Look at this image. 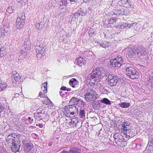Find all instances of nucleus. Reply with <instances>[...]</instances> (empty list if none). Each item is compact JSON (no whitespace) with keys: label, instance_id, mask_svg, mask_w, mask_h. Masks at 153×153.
<instances>
[{"label":"nucleus","instance_id":"nucleus-44","mask_svg":"<svg viewBox=\"0 0 153 153\" xmlns=\"http://www.w3.org/2000/svg\"><path fill=\"white\" fill-rule=\"evenodd\" d=\"M129 123H124L123 125L122 126L123 128V129L127 128V126H129Z\"/></svg>","mask_w":153,"mask_h":153},{"label":"nucleus","instance_id":"nucleus-37","mask_svg":"<svg viewBox=\"0 0 153 153\" xmlns=\"http://www.w3.org/2000/svg\"><path fill=\"white\" fill-rule=\"evenodd\" d=\"M18 18H20L22 20V21H24L25 22V13H22L21 14L20 17H19Z\"/></svg>","mask_w":153,"mask_h":153},{"label":"nucleus","instance_id":"nucleus-27","mask_svg":"<svg viewBox=\"0 0 153 153\" xmlns=\"http://www.w3.org/2000/svg\"><path fill=\"white\" fill-rule=\"evenodd\" d=\"M68 152V153H79V150L77 148H72Z\"/></svg>","mask_w":153,"mask_h":153},{"label":"nucleus","instance_id":"nucleus-28","mask_svg":"<svg viewBox=\"0 0 153 153\" xmlns=\"http://www.w3.org/2000/svg\"><path fill=\"white\" fill-rule=\"evenodd\" d=\"M32 146L33 145L32 144L28 143L25 145V150L28 152L31 150V149L33 148Z\"/></svg>","mask_w":153,"mask_h":153},{"label":"nucleus","instance_id":"nucleus-17","mask_svg":"<svg viewBox=\"0 0 153 153\" xmlns=\"http://www.w3.org/2000/svg\"><path fill=\"white\" fill-rule=\"evenodd\" d=\"M77 64L79 66L81 67L82 65L85 64V61L83 58L79 57L77 59Z\"/></svg>","mask_w":153,"mask_h":153},{"label":"nucleus","instance_id":"nucleus-32","mask_svg":"<svg viewBox=\"0 0 153 153\" xmlns=\"http://www.w3.org/2000/svg\"><path fill=\"white\" fill-rule=\"evenodd\" d=\"M121 13H122V15H127L130 14V13L129 12V11H128V9H127L124 10L123 9H121Z\"/></svg>","mask_w":153,"mask_h":153},{"label":"nucleus","instance_id":"nucleus-34","mask_svg":"<svg viewBox=\"0 0 153 153\" xmlns=\"http://www.w3.org/2000/svg\"><path fill=\"white\" fill-rule=\"evenodd\" d=\"M7 87V85L0 83V92L3 91Z\"/></svg>","mask_w":153,"mask_h":153},{"label":"nucleus","instance_id":"nucleus-45","mask_svg":"<svg viewBox=\"0 0 153 153\" xmlns=\"http://www.w3.org/2000/svg\"><path fill=\"white\" fill-rule=\"evenodd\" d=\"M4 108V105H3L0 104V113L3 111Z\"/></svg>","mask_w":153,"mask_h":153},{"label":"nucleus","instance_id":"nucleus-10","mask_svg":"<svg viewBox=\"0 0 153 153\" xmlns=\"http://www.w3.org/2000/svg\"><path fill=\"white\" fill-rule=\"evenodd\" d=\"M79 111L77 108L74 105H72L71 108L70 109L69 113L70 116H76L78 113Z\"/></svg>","mask_w":153,"mask_h":153},{"label":"nucleus","instance_id":"nucleus-62","mask_svg":"<svg viewBox=\"0 0 153 153\" xmlns=\"http://www.w3.org/2000/svg\"><path fill=\"white\" fill-rule=\"evenodd\" d=\"M103 90H104V92L105 93H106L107 92H108V91L106 90V89H105V88H103Z\"/></svg>","mask_w":153,"mask_h":153},{"label":"nucleus","instance_id":"nucleus-13","mask_svg":"<svg viewBox=\"0 0 153 153\" xmlns=\"http://www.w3.org/2000/svg\"><path fill=\"white\" fill-rule=\"evenodd\" d=\"M127 53L128 56L131 58L132 57L134 56H136V51L135 48L132 49H128L127 51Z\"/></svg>","mask_w":153,"mask_h":153},{"label":"nucleus","instance_id":"nucleus-52","mask_svg":"<svg viewBox=\"0 0 153 153\" xmlns=\"http://www.w3.org/2000/svg\"><path fill=\"white\" fill-rule=\"evenodd\" d=\"M122 24L123 25V26H124V27L125 28L128 26L129 25V24L127 23H123L122 22Z\"/></svg>","mask_w":153,"mask_h":153},{"label":"nucleus","instance_id":"nucleus-24","mask_svg":"<svg viewBox=\"0 0 153 153\" xmlns=\"http://www.w3.org/2000/svg\"><path fill=\"white\" fill-rule=\"evenodd\" d=\"M85 113L84 109L81 108L79 110V115L80 117L82 118H83L85 117Z\"/></svg>","mask_w":153,"mask_h":153},{"label":"nucleus","instance_id":"nucleus-38","mask_svg":"<svg viewBox=\"0 0 153 153\" xmlns=\"http://www.w3.org/2000/svg\"><path fill=\"white\" fill-rule=\"evenodd\" d=\"M37 57L38 58H40L44 55V52L41 51V52H37Z\"/></svg>","mask_w":153,"mask_h":153},{"label":"nucleus","instance_id":"nucleus-23","mask_svg":"<svg viewBox=\"0 0 153 153\" xmlns=\"http://www.w3.org/2000/svg\"><path fill=\"white\" fill-rule=\"evenodd\" d=\"M101 102L106 104V105H110L111 104V101L106 98H104L101 100Z\"/></svg>","mask_w":153,"mask_h":153},{"label":"nucleus","instance_id":"nucleus-61","mask_svg":"<svg viewBox=\"0 0 153 153\" xmlns=\"http://www.w3.org/2000/svg\"><path fill=\"white\" fill-rule=\"evenodd\" d=\"M39 126L40 128H42L43 127V125L41 124H39Z\"/></svg>","mask_w":153,"mask_h":153},{"label":"nucleus","instance_id":"nucleus-1","mask_svg":"<svg viewBox=\"0 0 153 153\" xmlns=\"http://www.w3.org/2000/svg\"><path fill=\"white\" fill-rule=\"evenodd\" d=\"M103 73V71H101V68H96L95 70L92 71L91 78L87 80V83L91 86H94L100 80Z\"/></svg>","mask_w":153,"mask_h":153},{"label":"nucleus","instance_id":"nucleus-49","mask_svg":"<svg viewBox=\"0 0 153 153\" xmlns=\"http://www.w3.org/2000/svg\"><path fill=\"white\" fill-rule=\"evenodd\" d=\"M11 137L14 138L15 139L16 137H17V134L15 133H12L11 134Z\"/></svg>","mask_w":153,"mask_h":153},{"label":"nucleus","instance_id":"nucleus-3","mask_svg":"<svg viewBox=\"0 0 153 153\" xmlns=\"http://www.w3.org/2000/svg\"><path fill=\"white\" fill-rule=\"evenodd\" d=\"M126 75L132 79H137L139 77V73L131 66L126 68Z\"/></svg>","mask_w":153,"mask_h":153},{"label":"nucleus","instance_id":"nucleus-55","mask_svg":"<svg viewBox=\"0 0 153 153\" xmlns=\"http://www.w3.org/2000/svg\"><path fill=\"white\" fill-rule=\"evenodd\" d=\"M59 93L60 95L62 97H65V94L62 91H60L59 92Z\"/></svg>","mask_w":153,"mask_h":153},{"label":"nucleus","instance_id":"nucleus-30","mask_svg":"<svg viewBox=\"0 0 153 153\" xmlns=\"http://www.w3.org/2000/svg\"><path fill=\"white\" fill-rule=\"evenodd\" d=\"M3 49L2 45L0 44V59L3 57L5 54V51H3Z\"/></svg>","mask_w":153,"mask_h":153},{"label":"nucleus","instance_id":"nucleus-15","mask_svg":"<svg viewBox=\"0 0 153 153\" xmlns=\"http://www.w3.org/2000/svg\"><path fill=\"white\" fill-rule=\"evenodd\" d=\"M109 42H98L97 46L102 47L103 48H106L109 46Z\"/></svg>","mask_w":153,"mask_h":153},{"label":"nucleus","instance_id":"nucleus-22","mask_svg":"<svg viewBox=\"0 0 153 153\" xmlns=\"http://www.w3.org/2000/svg\"><path fill=\"white\" fill-rule=\"evenodd\" d=\"M112 12L114 15L117 16H119L120 15H122L121 13V9L120 10H114Z\"/></svg>","mask_w":153,"mask_h":153},{"label":"nucleus","instance_id":"nucleus-41","mask_svg":"<svg viewBox=\"0 0 153 153\" xmlns=\"http://www.w3.org/2000/svg\"><path fill=\"white\" fill-rule=\"evenodd\" d=\"M130 1H128V2H127V3H126V4H124V6H123L124 7H126V9H127L128 8V7L130 6V5H131V4H130Z\"/></svg>","mask_w":153,"mask_h":153},{"label":"nucleus","instance_id":"nucleus-40","mask_svg":"<svg viewBox=\"0 0 153 153\" xmlns=\"http://www.w3.org/2000/svg\"><path fill=\"white\" fill-rule=\"evenodd\" d=\"M44 89H47V82L42 84V90L43 91Z\"/></svg>","mask_w":153,"mask_h":153},{"label":"nucleus","instance_id":"nucleus-39","mask_svg":"<svg viewBox=\"0 0 153 153\" xmlns=\"http://www.w3.org/2000/svg\"><path fill=\"white\" fill-rule=\"evenodd\" d=\"M116 25H115V27L119 29H123L124 28H125L124 27V26H123V25L122 24V22H121L120 23V25H117L116 26Z\"/></svg>","mask_w":153,"mask_h":153},{"label":"nucleus","instance_id":"nucleus-29","mask_svg":"<svg viewBox=\"0 0 153 153\" xmlns=\"http://www.w3.org/2000/svg\"><path fill=\"white\" fill-rule=\"evenodd\" d=\"M130 106V104L128 102H124L120 104V106L124 108H126L129 107Z\"/></svg>","mask_w":153,"mask_h":153},{"label":"nucleus","instance_id":"nucleus-33","mask_svg":"<svg viewBox=\"0 0 153 153\" xmlns=\"http://www.w3.org/2000/svg\"><path fill=\"white\" fill-rule=\"evenodd\" d=\"M72 105H67L64 108V109L65 112H67V113H69L70 111V109L71 108Z\"/></svg>","mask_w":153,"mask_h":153},{"label":"nucleus","instance_id":"nucleus-6","mask_svg":"<svg viewBox=\"0 0 153 153\" xmlns=\"http://www.w3.org/2000/svg\"><path fill=\"white\" fill-rule=\"evenodd\" d=\"M136 51V56L137 55L138 56H145L146 54V49L142 46H139L135 47Z\"/></svg>","mask_w":153,"mask_h":153},{"label":"nucleus","instance_id":"nucleus-5","mask_svg":"<svg viewBox=\"0 0 153 153\" xmlns=\"http://www.w3.org/2000/svg\"><path fill=\"white\" fill-rule=\"evenodd\" d=\"M123 59L121 56H117L115 59H111L110 61L111 65L113 67H120L123 62Z\"/></svg>","mask_w":153,"mask_h":153},{"label":"nucleus","instance_id":"nucleus-36","mask_svg":"<svg viewBox=\"0 0 153 153\" xmlns=\"http://www.w3.org/2000/svg\"><path fill=\"white\" fill-rule=\"evenodd\" d=\"M127 9L129 13H131V12H134V8L133 6L131 5H130V6L128 7V8Z\"/></svg>","mask_w":153,"mask_h":153},{"label":"nucleus","instance_id":"nucleus-21","mask_svg":"<svg viewBox=\"0 0 153 153\" xmlns=\"http://www.w3.org/2000/svg\"><path fill=\"white\" fill-rule=\"evenodd\" d=\"M36 53L41 52V51L44 52L45 49L42 47V45H40L39 46H36Z\"/></svg>","mask_w":153,"mask_h":153},{"label":"nucleus","instance_id":"nucleus-14","mask_svg":"<svg viewBox=\"0 0 153 153\" xmlns=\"http://www.w3.org/2000/svg\"><path fill=\"white\" fill-rule=\"evenodd\" d=\"M69 83L71 86L73 88H75L77 85L78 82L76 79L72 78L70 80Z\"/></svg>","mask_w":153,"mask_h":153},{"label":"nucleus","instance_id":"nucleus-25","mask_svg":"<svg viewBox=\"0 0 153 153\" xmlns=\"http://www.w3.org/2000/svg\"><path fill=\"white\" fill-rule=\"evenodd\" d=\"M117 20H118L116 18L110 19L108 20V24L111 25H114L116 23Z\"/></svg>","mask_w":153,"mask_h":153},{"label":"nucleus","instance_id":"nucleus-42","mask_svg":"<svg viewBox=\"0 0 153 153\" xmlns=\"http://www.w3.org/2000/svg\"><path fill=\"white\" fill-rule=\"evenodd\" d=\"M125 130H126V132L127 133V134H126V137H130L129 136L130 135V131L131 130L129 129V128H125Z\"/></svg>","mask_w":153,"mask_h":153},{"label":"nucleus","instance_id":"nucleus-56","mask_svg":"<svg viewBox=\"0 0 153 153\" xmlns=\"http://www.w3.org/2000/svg\"><path fill=\"white\" fill-rule=\"evenodd\" d=\"M67 88L65 86H63L60 89L62 91H65L66 90Z\"/></svg>","mask_w":153,"mask_h":153},{"label":"nucleus","instance_id":"nucleus-2","mask_svg":"<svg viewBox=\"0 0 153 153\" xmlns=\"http://www.w3.org/2000/svg\"><path fill=\"white\" fill-rule=\"evenodd\" d=\"M107 79L108 82V84L111 86H115L117 82L118 83H122L124 85V81L122 78L119 77L118 76L114 74H109Z\"/></svg>","mask_w":153,"mask_h":153},{"label":"nucleus","instance_id":"nucleus-31","mask_svg":"<svg viewBox=\"0 0 153 153\" xmlns=\"http://www.w3.org/2000/svg\"><path fill=\"white\" fill-rule=\"evenodd\" d=\"M7 33V31L6 30L4 29H3L2 30H1L0 31V37H4L5 35Z\"/></svg>","mask_w":153,"mask_h":153},{"label":"nucleus","instance_id":"nucleus-20","mask_svg":"<svg viewBox=\"0 0 153 153\" xmlns=\"http://www.w3.org/2000/svg\"><path fill=\"white\" fill-rule=\"evenodd\" d=\"M77 120L76 118H72L70 123V125H72V127H76V123H78Z\"/></svg>","mask_w":153,"mask_h":153},{"label":"nucleus","instance_id":"nucleus-35","mask_svg":"<svg viewBox=\"0 0 153 153\" xmlns=\"http://www.w3.org/2000/svg\"><path fill=\"white\" fill-rule=\"evenodd\" d=\"M29 50V49H28L27 48L25 47L22 49L20 51V53L22 54L27 53V51Z\"/></svg>","mask_w":153,"mask_h":153},{"label":"nucleus","instance_id":"nucleus-58","mask_svg":"<svg viewBox=\"0 0 153 153\" xmlns=\"http://www.w3.org/2000/svg\"><path fill=\"white\" fill-rule=\"evenodd\" d=\"M22 142L23 144H27L26 142V140L25 139H23L22 140Z\"/></svg>","mask_w":153,"mask_h":153},{"label":"nucleus","instance_id":"nucleus-60","mask_svg":"<svg viewBox=\"0 0 153 153\" xmlns=\"http://www.w3.org/2000/svg\"><path fill=\"white\" fill-rule=\"evenodd\" d=\"M124 129V131H123V134H125V135H126V134H127V133L126 132V130H125V129Z\"/></svg>","mask_w":153,"mask_h":153},{"label":"nucleus","instance_id":"nucleus-51","mask_svg":"<svg viewBox=\"0 0 153 153\" xmlns=\"http://www.w3.org/2000/svg\"><path fill=\"white\" fill-rule=\"evenodd\" d=\"M42 112V108H39L36 111V113H38V114H40V113H43Z\"/></svg>","mask_w":153,"mask_h":153},{"label":"nucleus","instance_id":"nucleus-43","mask_svg":"<svg viewBox=\"0 0 153 153\" xmlns=\"http://www.w3.org/2000/svg\"><path fill=\"white\" fill-rule=\"evenodd\" d=\"M88 32L89 36L91 37L94 34V32L93 30H90Z\"/></svg>","mask_w":153,"mask_h":153},{"label":"nucleus","instance_id":"nucleus-63","mask_svg":"<svg viewBox=\"0 0 153 153\" xmlns=\"http://www.w3.org/2000/svg\"><path fill=\"white\" fill-rule=\"evenodd\" d=\"M150 143L153 145V138L151 140Z\"/></svg>","mask_w":153,"mask_h":153},{"label":"nucleus","instance_id":"nucleus-50","mask_svg":"<svg viewBox=\"0 0 153 153\" xmlns=\"http://www.w3.org/2000/svg\"><path fill=\"white\" fill-rule=\"evenodd\" d=\"M137 25V23L135 22L133 23H132L131 24H129V26H128V28H130L132 26L135 27Z\"/></svg>","mask_w":153,"mask_h":153},{"label":"nucleus","instance_id":"nucleus-47","mask_svg":"<svg viewBox=\"0 0 153 153\" xmlns=\"http://www.w3.org/2000/svg\"><path fill=\"white\" fill-rule=\"evenodd\" d=\"M61 3L63 5H66L67 4V0H61Z\"/></svg>","mask_w":153,"mask_h":153},{"label":"nucleus","instance_id":"nucleus-46","mask_svg":"<svg viewBox=\"0 0 153 153\" xmlns=\"http://www.w3.org/2000/svg\"><path fill=\"white\" fill-rule=\"evenodd\" d=\"M76 18H77L78 17L81 15V14L79 12L75 13H74V15ZM81 16H83V15L81 14Z\"/></svg>","mask_w":153,"mask_h":153},{"label":"nucleus","instance_id":"nucleus-64","mask_svg":"<svg viewBox=\"0 0 153 153\" xmlns=\"http://www.w3.org/2000/svg\"><path fill=\"white\" fill-rule=\"evenodd\" d=\"M71 89L70 88H68L67 89H66V90H67L68 91H69L71 90Z\"/></svg>","mask_w":153,"mask_h":153},{"label":"nucleus","instance_id":"nucleus-26","mask_svg":"<svg viewBox=\"0 0 153 153\" xmlns=\"http://www.w3.org/2000/svg\"><path fill=\"white\" fill-rule=\"evenodd\" d=\"M43 92H40L39 93V96H40V97H45L46 96V94L47 92V89L44 90L43 91Z\"/></svg>","mask_w":153,"mask_h":153},{"label":"nucleus","instance_id":"nucleus-12","mask_svg":"<svg viewBox=\"0 0 153 153\" xmlns=\"http://www.w3.org/2000/svg\"><path fill=\"white\" fill-rule=\"evenodd\" d=\"M16 141L14 138L11 137V134H9L7 136V137L6 140V142L8 145L10 146H11Z\"/></svg>","mask_w":153,"mask_h":153},{"label":"nucleus","instance_id":"nucleus-48","mask_svg":"<svg viewBox=\"0 0 153 153\" xmlns=\"http://www.w3.org/2000/svg\"><path fill=\"white\" fill-rule=\"evenodd\" d=\"M7 11L9 13H12L13 11L12 7H9L8 8L7 10Z\"/></svg>","mask_w":153,"mask_h":153},{"label":"nucleus","instance_id":"nucleus-54","mask_svg":"<svg viewBox=\"0 0 153 153\" xmlns=\"http://www.w3.org/2000/svg\"><path fill=\"white\" fill-rule=\"evenodd\" d=\"M118 4L120 6H123V4L122 2L121 1V0L120 1H119L118 2Z\"/></svg>","mask_w":153,"mask_h":153},{"label":"nucleus","instance_id":"nucleus-53","mask_svg":"<svg viewBox=\"0 0 153 153\" xmlns=\"http://www.w3.org/2000/svg\"><path fill=\"white\" fill-rule=\"evenodd\" d=\"M129 1V0H121L122 3L123 4V6H124V4H126V3H127L128 1Z\"/></svg>","mask_w":153,"mask_h":153},{"label":"nucleus","instance_id":"nucleus-57","mask_svg":"<svg viewBox=\"0 0 153 153\" xmlns=\"http://www.w3.org/2000/svg\"><path fill=\"white\" fill-rule=\"evenodd\" d=\"M71 2L73 3H74L75 2H76L77 0H69Z\"/></svg>","mask_w":153,"mask_h":153},{"label":"nucleus","instance_id":"nucleus-19","mask_svg":"<svg viewBox=\"0 0 153 153\" xmlns=\"http://www.w3.org/2000/svg\"><path fill=\"white\" fill-rule=\"evenodd\" d=\"M44 24L43 22H40V23H37L35 26L36 28L38 30H41L44 27Z\"/></svg>","mask_w":153,"mask_h":153},{"label":"nucleus","instance_id":"nucleus-18","mask_svg":"<svg viewBox=\"0 0 153 153\" xmlns=\"http://www.w3.org/2000/svg\"><path fill=\"white\" fill-rule=\"evenodd\" d=\"M44 114L43 113H35L34 116L36 119L37 120H42V118L43 117Z\"/></svg>","mask_w":153,"mask_h":153},{"label":"nucleus","instance_id":"nucleus-59","mask_svg":"<svg viewBox=\"0 0 153 153\" xmlns=\"http://www.w3.org/2000/svg\"><path fill=\"white\" fill-rule=\"evenodd\" d=\"M28 119H29L30 120H31V122H32L33 121V119H32V118H31V117H28Z\"/></svg>","mask_w":153,"mask_h":153},{"label":"nucleus","instance_id":"nucleus-11","mask_svg":"<svg viewBox=\"0 0 153 153\" xmlns=\"http://www.w3.org/2000/svg\"><path fill=\"white\" fill-rule=\"evenodd\" d=\"M24 24V21H22L20 18H17L16 23V26L17 29H22L23 27Z\"/></svg>","mask_w":153,"mask_h":153},{"label":"nucleus","instance_id":"nucleus-16","mask_svg":"<svg viewBox=\"0 0 153 153\" xmlns=\"http://www.w3.org/2000/svg\"><path fill=\"white\" fill-rule=\"evenodd\" d=\"M79 100L77 98L75 97H73L69 102V103L73 105H77L78 104V102Z\"/></svg>","mask_w":153,"mask_h":153},{"label":"nucleus","instance_id":"nucleus-7","mask_svg":"<svg viewBox=\"0 0 153 153\" xmlns=\"http://www.w3.org/2000/svg\"><path fill=\"white\" fill-rule=\"evenodd\" d=\"M21 141L19 138H17V140L10 146L13 152H16L19 151L21 145Z\"/></svg>","mask_w":153,"mask_h":153},{"label":"nucleus","instance_id":"nucleus-9","mask_svg":"<svg viewBox=\"0 0 153 153\" xmlns=\"http://www.w3.org/2000/svg\"><path fill=\"white\" fill-rule=\"evenodd\" d=\"M114 138L115 142L117 145L123 142L125 140L123 136L119 133H116L114 135Z\"/></svg>","mask_w":153,"mask_h":153},{"label":"nucleus","instance_id":"nucleus-4","mask_svg":"<svg viewBox=\"0 0 153 153\" xmlns=\"http://www.w3.org/2000/svg\"><path fill=\"white\" fill-rule=\"evenodd\" d=\"M97 93L93 89L88 90L84 95L85 99L87 102H93L96 99Z\"/></svg>","mask_w":153,"mask_h":153},{"label":"nucleus","instance_id":"nucleus-8","mask_svg":"<svg viewBox=\"0 0 153 153\" xmlns=\"http://www.w3.org/2000/svg\"><path fill=\"white\" fill-rule=\"evenodd\" d=\"M11 78L13 83H15L20 81V76L16 71H13L11 74Z\"/></svg>","mask_w":153,"mask_h":153}]
</instances>
